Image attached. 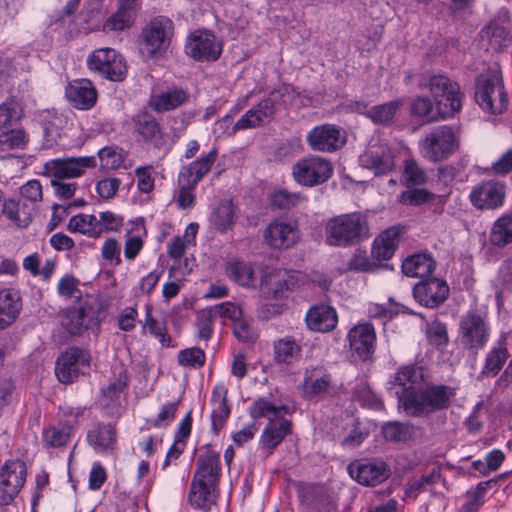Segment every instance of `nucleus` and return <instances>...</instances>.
Returning a JSON list of instances; mask_svg holds the SVG:
<instances>
[{
  "mask_svg": "<svg viewBox=\"0 0 512 512\" xmlns=\"http://www.w3.org/2000/svg\"><path fill=\"white\" fill-rule=\"evenodd\" d=\"M455 396L454 388L446 385H430L425 389L408 390L400 397V408L408 416H427L446 409Z\"/></svg>",
  "mask_w": 512,
  "mask_h": 512,
  "instance_id": "nucleus-1",
  "label": "nucleus"
},
{
  "mask_svg": "<svg viewBox=\"0 0 512 512\" xmlns=\"http://www.w3.org/2000/svg\"><path fill=\"white\" fill-rule=\"evenodd\" d=\"M369 236L367 218L360 212L332 217L325 225V241L331 246L351 247Z\"/></svg>",
  "mask_w": 512,
  "mask_h": 512,
  "instance_id": "nucleus-2",
  "label": "nucleus"
},
{
  "mask_svg": "<svg viewBox=\"0 0 512 512\" xmlns=\"http://www.w3.org/2000/svg\"><path fill=\"white\" fill-rule=\"evenodd\" d=\"M475 100L484 111L490 114H501L507 109L508 97L497 65L489 67L485 73L477 77Z\"/></svg>",
  "mask_w": 512,
  "mask_h": 512,
  "instance_id": "nucleus-3",
  "label": "nucleus"
},
{
  "mask_svg": "<svg viewBox=\"0 0 512 512\" xmlns=\"http://www.w3.org/2000/svg\"><path fill=\"white\" fill-rule=\"evenodd\" d=\"M217 156V149H212L204 157H201L181 168L178 176L179 191L176 197V203L181 209L194 207L196 197L193 193V189L211 170L217 160Z\"/></svg>",
  "mask_w": 512,
  "mask_h": 512,
  "instance_id": "nucleus-4",
  "label": "nucleus"
},
{
  "mask_svg": "<svg viewBox=\"0 0 512 512\" xmlns=\"http://www.w3.org/2000/svg\"><path fill=\"white\" fill-rule=\"evenodd\" d=\"M490 334L491 324L487 312L469 310L461 316L458 340L464 349L477 353L486 346Z\"/></svg>",
  "mask_w": 512,
  "mask_h": 512,
  "instance_id": "nucleus-5",
  "label": "nucleus"
},
{
  "mask_svg": "<svg viewBox=\"0 0 512 512\" xmlns=\"http://www.w3.org/2000/svg\"><path fill=\"white\" fill-rule=\"evenodd\" d=\"M23 117V109L16 100H8L0 105V150L24 149L28 134L17 124Z\"/></svg>",
  "mask_w": 512,
  "mask_h": 512,
  "instance_id": "nucleus-6",
  "label": "nucleus"
},
{
  "mask_svg": "<svg viewBox=\"0 0 512 512\" xmlns=\"http://www.w3.org/2000/svg\"><path fill=\"white\" fill-rule=\"evenodd\" d=\"M457 147L456 135L453 129L447 125L434 128L419 142L420 154L432 163L448 159Z\"/></svg>",
  "mask_w": 512,
  "mask_h": 512,
  "instance_id": "nucleus-7",
  "label": "nucleus"
},
{
  "mask_svg": "<svg viewBox=\"0 0 512 512\" xmlns=\"http://www.w3.org/2000/svg\"><path fill=\"white\" fill-rule=\"evenodd\" d=\"M429 88L436 109L441 118L453 116L461 108V93L459 85L445 75H433L430 77Z\"/></svg>",
  "mask_w": 512,
  "mask_h": 512,
  "instance_id": "nucleus-8",
  "label": "nucleus"
},
{
  "mask_svg": "<svg viewBox=\"0 0 512 512\" xmlns=\"http://www.w3.org/2000/svg\"><path fill=\"white\" fill-rule=\"evenodd\" d=\"M88 68L100 77L120 82L126 77L127 66L122 55L112 48L94 50L87 58Z\"/></svg>",
  "mask_w": 512,
  "mask_h": 512,
  "instance_id": "nucleus-9",
  "label": "nucleus"
},
{
  "mask_svg": "<svg viewBox=\"0 0 512 512\" xmlns=\"http://www.w3.org/2000/svg\"><path fill=\"white\" fill-rule=\"evenodd\" d=\"M333 174L332 163L319 156H308L298 160L292 167L294 180L306 187H314L328 181Z\"/></svg>",
  "mask_w": 512,
  "mask_h": 512,
  "instance_id": "nucleus-10",
  "label": "nucleus"
},
{
  "mask_svg": "<svg viewBox=\"0 0 512 512\" xmlns=\"http://www.w3.org/2000/svg\"><path fill=\"white\" fill-rule=\"evenodd\" d=\"M437 263L434 258L427 253H417L408 256L402 263V272L404 275L412 278H418L419 282L413 288L419 286H435V288H448L445 280L434 276Z\"/></svg>",
  "mask_w": 512,
  "mask_h": 512,
  "instance_id": "nucleus-11",
  "label": "nucleus"
},
{
  "mask_svg": "<svg viewBox=\"0 0 512 512\" xmlns=\"http://www.w3.org/2000/svg\"><path fill=\"white\" fill-rule=\"evenodd\" d=\"M27 477L26 464L17 459L6 461L0 469V508L13 504Z\"/></svg>",
  "mask_w": 512,
  "mask_h": 512,
  "instance_id": "nucleus-12",
  "label": "nucleus"
},
{
  "mask_svg": "<svg viewBox=\"0 0 512 512\" xmlns=\"http://www.w3.org/2000/svg\"><path fill=\"white\" fill-rule=\"evenodd\" d=\"M185 53L195 61L212 62L220 58L222 43L208 30L190 33L185 43Z\"/></svg>",
  "mask_w": 512,
  "mask_h": 512,
  "instance_id": "nucleus-13",
  "label": "nucleus"
},
{
  "mask_svg": "<svg viewBox=\"0 0 512 512\" xmlns=\"http://www.w3.org/2000/svg\"><path fill=\"white\" fill-rule=\"evenodd\" d=\"M90 366V354L86 350L70 347L56 360L55 374L61 383H73Z\"/></svg>",
  "mask_w": 512,
  "mask_h": 512,
  "instance_id": "nucleus-14",
  "label": "nucleus"
},
{
  "mask_svg": "<svg viewBox=\"0 0 512 512\" xmlns=\"http://www.w3.org/2000/svg\"><path fill=\"white\" fill-rule=\"evenodd\" d=\"M94 167L96 158L93 156L57 158L45 164L47 173L59 180L80 177L86 169Z\"/></svg>",
  "mask_w": 512,
  "mask_h": 512,
  "instance_id": "nucleus-15",
  "label": "nucleus"
},
{
  "mask_svg": "<svg viewBox=\"0 0 512 512\" xmlns=\"http://www.w3.org/2000/svg\"><path fill=\"white\" fill-rule=\"evenodd\" d=\"M306 141L314 151L334 152L342 148L346 142L341 129L333 124H323L311 129Z\"/></svg>",
  "mask_w": 512,
  "mask_h": 512,
  "instance_id": "nucleus-16",
  "label": "nucleus"
},
{
  "mask_svg": "<svg viewBox=\"0 0 512 512\" xmlns=\"http://www.w3.org/2000/svg\"><path fill=\"white\" fill-rule=\"evenodd\" d=\"M347 471L352 479L364 486H376L390 475L388 466L382 461L356 460L348 465Z\"/></svg>",
  "mask_w": 512,
  "mask_h": 512,
  "instance_id": "nucleus-17",
  "label": "nucleus"
},
{
  "mask_svg": "<svg viewBox=\"0 0 512 512\" xmlns=\"http://www.w3.org/2000/svg\"><path fill=\"white\" fill-rule=\"evenodd\" d=\"M265 243L273 249H288L299 240L298 226L293 221L277 219L264 230Z\"/></svg>",
  "mask_w": 512,
  "mask_h": 512,
  "instance_id": "nucleus-18",
  "label": "nucleus"
},
{
  "mask_svg": "<svg viewBox=\"0 0 512 512\" xmlns=\"http://www.w3.org/2000/svg\"><path fill=\"white\" fill-rule=\"evenodd\" d=\"M505 185L499 181H483L473 187L470 193L472 205L480 210H493L503 205Z\"/></svg>",
  "mask_w": 512,
  "mask_h": 512,
  "instance_id": "nucleus-19",
  "label": "nucleus"
},
{
  "mask_svg": "<svg viewBox=\"0 0 512 512\" xmlns=\"http://www.w3.org/2000/svg\"><path fill=\"white\" fill-rule=\"evenodd\" d=\"M172 35L173 23L170 19L160 17L151 21L142 33L147 53L153 56L157 52L166 49L169 46Z\"/></svg>",
  "mask_w": 512,
  "mask_h": 512,
  "instance_id": "nucleus-20",
  "label": "nucleus"
},
{
  "mask_svg": "<svg viewBox=\"0 0 512 512\" xmlns=\"http://www.w3.org/2000/svg\"><path fill=\"white\" fill-rule=\"evenodd\" d=\"M317 283L321 288H327L330 285L326 279L320 280L308 279L306 275L299 271H287L282 269L272 270L263 275L261 285L275 286L276 288H295Z\"/></svg>",
  "mask_w": 512,
  "mask_h": 512,
  "instance_id": "nucleus-21",
  "label": "nucleus"
},
{
  "mask_svg": "<svg viewBox=\"0 0 512 512\" xmlns=\"http://www.w3.org/2000/svg\"><path fill=\"white\" fill-rule=\"evenodd\" d=\"M363 167L370 169L375 175H385L394 168V156L387 144H371L360 156Z\"/></svg>",
  "mask_w": 512,
  "mask_h": 512,
  "instance_id": "nucleus-22",
  "label": "nucleus"
},
{
  "mask_svg": "<svg viewBox=\"0 0 512 512\" xmlns=\"http://www.w3.org/2000/svg\"><path fill=\"white\" fill-rule=\"evenodd\" d=\"M332 385V376L323 366L307 368L304 373L301 389L308 399L324 396Z\"/></svg>",
  "mask_w": 512,
  "mask_h": 512,
  "instance_id": "nucleus-23",
  "label": "nucleus"
},
{
  "mask_svg": "<svg viewBox=\"0 0 512 512\" xmlns=\"http://www.w3.org/2000/svg\"><path fill=\"white\" fill-rule=\"evenodd\" d=\"M376 334L372 324L360 323L348 332V341L352 351L362 360L369 359L374 353Z\"/></svg>",
  "mask_w": 512,
  "mask_h": 512,
  "instance_id": "nucleus-24",
  "label": "nucleus"
},
{
  "mask_svg": "<svg viewBox=\"0 0 512 512\" xmlns=\"http://www.w3.org/2000/svg\"><path fill=\"white\" fill-rule=\"evenodd\" d=\"M297 95L291 84H281L274 88L267 98L259 102V111L267 119H272L278 109H286L292 105Z\"/></svg>",
  "mask_w": 512,
  "mask_h": 512,
  "instance_id": "nucleus-25",
  "label": "nucleus"
},
{
  "mask_svg": "<svg viewBox=\"0 0 512 512\" xmlns=\"http://www.w3.org/2000/svg\"><path fill=\"white\" fill-rule=\"evenodd\" d=\"M220 475V453L210 448H205L198 456L193 480L218 485Z\"/></svg>",
  "mask_w": 512,
  "mask_h": 512,
  "instance_id": "nucleus-26",
  "label": "nucleus"
},
{
  "mask_svg": "<svg viewBox=\"0 0 512 512\" xmlns=\"http://www.w3.org/2000/svg\"><path fill=\"white\" fill-rule=\"evenodd\" d=\"M66 96L75 108L88 110L96 103L97 91L90 80L80 79L69 84Z\"/></svg>",
  "mask_w": 512,
  "mask_h": 512,
  "instance_id": "nucleus-27",
  "label": "nucleus"
},
{
  "mask_svg": "<svg viewBox=\"0 0 512 512\" xmlns=\"http://www.w3.org/2000/svg\"><path fill=\"white\" fill-rule=\"evenodd\" d=\"M307 327L316 332H329L333 330L338 322L336 310L326 304H319L311 307L306 313Z\"/></svg>",
  "mask_w": 512,
  "mask_h": 512,
  "instance_id": "nucleus-28",
  "label": "nucleus"
},
{
  "mask_svg": "<svg viewBox=\"0 0 512 512\" xmlns=\"http://www.w3.org/2000/svg\"><path fill=\"white\" fill-rule=\"evenodd\" d=\"M402 234L403 228L400 226H392L383 231L373 241L372 257L379 261L390 259L398 247Z\"/></svg>",
  "mask_w": 512,
  "mask_h": 512,
  "instance_id": "nucleus-29",
  "label": "nucleus"
},
{
  "mask_svg": "<svg viewBox=\"0 0 512 512\" xmlns=\"http://www.w3.org/2000/svg\"><path fill=\"white\" fill-rule=\"evenodd\" d=\"M227 395L228 389L223 383L214 386L211 395V422L215 432L222 429L231 413V405L228 403Z\"/></svg>",
  "mask_w": 512,
  "mask_h": 512,
  "instance_id": "nucleus-30",
  "label": "nucleus"
},
{
  "mask_svg": "<svg viewBox=\"0 0 512 512\" xmlns=\"http://www.w3.org/2000/svg\"><path fill=\"white\" fill-rule=\"evenodd\" d=\"M217 487L212 483L193 480L190 486L188 500L190 505L197 510L209 512L216 502Z\"/></svg>",
  "mask_w": 512,
  "mask_h": 512,
  "instance_id": "nucleus-31",
  "label": "nucleus"
},
{
  "mask_svg": "<svg viewBox=\"0 0 512 512\" xmlns=\"http://www.w3.org/2000/svg\"><path fill=\"white\" fill-rule=\"evenodd\" d=\"M86 440L96 453L113 450L117 441L116 429L111 424H96L87 431Z\"/></svg>",
  "mask_w": 512,
  "mask_h": 512,
  "instance_id": "nucleus-32",
  "label": "nucleus"
},
{
  "mask_svg": "<svg viewBox=\"0 0 512 512\" xmlns=\"http://www.w3.org/2000/svg\"><path fill=\"white\" fill-rule=\"evenodd\" d=\"M22 308L19 290H0V330L10 326Z\"/></svg>",
  "mask_w": 512,
  "mask_h": 512,
  "instance_id": "nucleus-33",
  "label": "nucleus"
},
{
  "mask_svg": "<svg viewBox=\"0 0 512 512\" xmlns=\"http://www.w3.org/2000/svg\"><path fill=\"white\" fill-rule=\"evenodd\" d=\"M139 0H119V8L116 13L108 18L104 29L108 31H120L128 28L134 21Z\"/></svg>",
  "mask_w": 512,
  "mask_h": 512,
  "instance_id": "nucleus-34",
  "label": "nucleus"
},
{
  "mask_svg": "<svg viewBox=\"0 0 512 512\" xmlns=\"http://www.w3.org/2000/svg\"><path fill=\"white\" fill-rule=\"evenodd\" d=\"M290 428L291 423L287 419L269 421L260 438L262 447L271 452L290 433Z\"/></svg>",
  "mask_w": 512,
  "mask_h": 512,
  "instance_id": "nucleus-35",
  "label": "nucleus"
},
{
  "mask_svg": "<svg viewBox=\"0 0 512 512\" xmlns=\"http://www.w3.org/2000/svg\"><path fill=\"white\" fill-rule=\"evenodd\" d=\"M33 207L21 199L4 200L1 212L17 227H27L32 219Z\"/></svg>",
  "mask_w": 512,
  "mask_h": 512,
  "instance_id": "nucleus-36",
  "label": "nucleus"
},
{
  "mask_svg": "<svg viewBox=\"0 0 512 512\" xmlns=\"http://www.w3.org/2000/svg\"><path fill=\"white\" fill-rule=\"evenodd\" d=\"M509 357L506 345V336L502 335L495 346L487 353L482 374L494 377L502 369Z\"/></svg>",
  "mask_w": 512,
  "mask_h": 512,
  "instance_id": "nucleus-37",
  "label": "nucleus"
},
{
  "mask_svg": "<svg viewBox=\"0 0 512 512\" xmlns=\"http://www.w3.org/2000/svg\"><path fill=\"white\" fill-rule=\"evenodd\" d=\"M423 381V374L421 368L415 365H406L399 368L394 376V385L401 388L397 390L398 404L400 405V397L408 390H418Z\"/></svg>",
  "mask_w": 512,
  "mask_h": 512,
  "instance_id": "nucleus-38",
  "label": "nucleus"
},
{
  "mask_svg": "<svg viewBox=\"0 0 512 512\" xmlns=\"http://www.w3.org/2000/svg\"><path fill=\"white\" fill-rule=\"evenodd\" d=\"M189 100V94L182 88H174L151 98V106L158 112L176 109Z\"/></svg>",
  "mask_w": 512,
  "mask_h": 512,
  "instance_id": "nucleus-39",
  "label": "nucleus"
},
{
  "mask_svg": "<svg viewBox=\"0 0 512 512\" xmlns=\"http://www.w3.org/2000/svg\"><path fill=\"white\" fill-rule=\"evenodd\" d=\"M110 304L111 301L108 297L100 291H94V293L86 295L84 304L79 308L85 309V315L89 321H101L106 317Z\"/></svg>",
  "mask_w": 512,
  "mask_h": 512,
  "instance_id": "nucleus-40",
  "label": "nucleus"
},
{
  "mask_svg": "<svg viewBox=\"0 0 512 512\" xmlns=\"http://www.w3.org/2000/svg\"><path fill=\"white\" fill-rule=\"evenodd\" d=\"M250 416L253 419L268 418L269 421L285 419L283 416L288 413L285 405H275L269 399L261 397L256 399L250 407Z\"/></svg>",
  "mask_w": 512,
  "mask_h": 512,
  "instance_id": "nucleus-41",
  "label": "nucleus"
},
{
  "mask_svg": "<svg viewBox=\"0 0 512 512\" xmlns=\"http://www.w3.org/2000/svg\"><path fill=\"white\" fill-rule=\"evenodd\" d=\"M133 120L135 130L143 140L157 143L162 139L160 125L153 115L147 112H141L138 113Z\"/></svg>",
  "mask_w": 512,
  "mask_h": 512,
  "instance_id": "nucleus-42",
  "label": "nucleus"
},
{
  "mask_svg": "<svg viewBox=\"0 0 512 512\" xmlns=\"http://www.w3.org/2000/svg\"><path fill=\"white\" fill-rule=\"evenodd\" d=\"M491 245L503 248L512 243V215L504 214L492 225L489 233Z\"/></svg>",
  "mask_w": 512,
  "mask_h": 512,
  "instance_id": "nucleus-43",
  "label": "nucleus"
},
{
  "mask_svg": "<svg viewBox=\"0 0 512 512\" xmlns=\"http://www.w3.org/2000/svg\"><path fill=\"white\" fill-rule=\"evenodd\" d=\"M235 208L231 200L221 201L210 216L212 227L220 233L231 229L234 224Z\"/></svg>",
  "mask_w": 512,
  "mask_h": 512,
  "instance_id": "nucleus-44",
  "label": "nucleus"
},
{
  "mask_svg": "<svg viewBox=\"0 0 512 512\" xmlns=\"http://www.w3.org/2000/svg\"><path fill=\"white\" fill-rule=\"evenodd\" d=\"M401 105L402 102L400 100H394L384 104L375 105L367 109L364 114L375 124L387 125L394 120Z\"/></svg>",
  "mask_w": 512,
  "mask_h": 512,
  "instance_id": "nucleus-45",
  "label": "nucleus"
},
{
  "mask_svg": "<svg viewBox=\"0 0 512 512\" xmlns=\"http://www.w3.org/2000/svg\"><path fill=\"white\" fill-rule=\"evenodd\" d=\"M226 273L228 277L239 286L255 288L256 284L253 278L254 271L250 264L243 261H233L227 265Z\"/></svg>",
  "mask_w": 512,
  "mask_h": 512,
  "instance_id": "nucleus-46",
  "label": "nucleus"
},
{
  "mask_svg": "<svg viewBox=\"0 0 512 512\" xmlns=\"http://www.w3.org/2000/svg\"><path fill=\"white\" fill-rule=\"evenodd\" d=\"M88 322L85 315V309L73 308L68 309L62 317V326L71 335H80L88 328Z\"/></svg>",
  "mask_w": 512,
  "mask_h": 512,
  "instance_id": "nucleus-47",
  "label": "nucleus"
},
{
  "mask_svg": "<svg viewBox=\"0 0 512 512\" xmlns=\"http://www.w3.org/2000/svg\"><path fill=\"white\" fill-rule=\"evenodd\" d=\"M72 428L70 425L59 424L50 426L43 431V441L53 448L64 447L71 438Z\"/></svg>",
  "mask_w": 512,
  "mask_h": 512,
  "instance_id": "nucleus-48",
  "label": "nucleus"
},
{
  "mask_svg": "<svg viewBox=\"0 0 512 512\" xmlns=\"http://www.w3.org/2000/svg\"><path fill=\"white\" fill-rule=\"evenodd\" d=\"M68 230L88 236H95L99 234L98 219L94 215L77 214L70 219Z\"/></svg>",
  "mask_w": 512,
  "mask_h": 512,
  "instance_id": "nucleus-49",
  "label": "nucleus"
},
{
  "mask_svg": "<svg viewBox=\"0 0 512 512\" xmlns=\"http://www.w3.org/2000/svg\"><path fill=\"white\" fill-rule=\"evenodd\" d=\"M382 433L388 441L405 442L412 437L413 427L408 423L391 421L383 425Z\"/></svg>",
  "mask_w": 512,
  "mask_h": 512,
  "instance_id": "nucleus-50",
  "label": "nucleus"
},
{
  "mask_svg": "<svg viewBox=\"0 0 512 512\" xmlns=\"http://www.w3.org/2000/svg\"><path fill=\"white\" fill-rule=\"evenodd\" d=\"M300 348L291 337H285L274 344V358L277 362L291 363L298 357Z\"/></svg>",
  "mask_w": 512,
  "mask_h": 512,
  "instance_id": "nucleus-51",
  "label": "nucleus"
},
{
  "mask_svg": "<svg viewBox=\"0 0 512 512\" xmlns=\"http://www.w3.org/2000/svg\"><path fill=\"white\" fill-rule=\"evenodd\" d=\"M482 33L483 37H487L489 39L490 45L494 49L506 47L510 42L508 28L503 24L492 22L483 29Z\"/></svg>",
  "mask_w": 512,
  "mask_h": 512,
  "instance_id": "nucleus-52",
  "label": "nucleus"
},
{
  "mask_svg": "<svg viewBox=\"0 0 512 512\" xmlns=\"http://www.w3.org/2000/svg\"><path fill=\"white\" fill-rule=\"evenodd\" d=\"M100 167L105 170H115L123 165L124 155L121 149L107 146L99 150Z\"/></svg>",
  "mask_w": 512,
  "mask_h": 512,
  "instance_id": "nucleus-53",
  "label": "nucleus"
},
{
  "mask_svg": "<svg viewBox=\"0 0 512 512\" xmlns=\"http://www.w3.org/2000/svg\"><path fill=\"white\" fill-rule=\"evenodd\" d=\"M449 290H412L414 299L422 306L435 308L448 297Z\"/></svg>",
  "mask_w": 512,
  "mask_h": 512,
  "instance_id": "nucleus-54",
  "label": "nucleus"
},
{
  "mask_svg": "<svg viewBox=\"0 0 512 512\" xmlns=\"http://www.w3.org/2000/svg\"><path fill=\"white\" fill-rule=\"evenodd\" d=\"M303 200H305V198L302 194L289 192L286 189L275 191L270 196L272 206L282 210H289L297 206Z\"/></svg>",
  "mask_w": 512,
  "mask_h": 512,
  "instance_id": "nucleus-55",
  "label": "nucleus"
},
{
  "mask_svg": "<svg viewBox=\"0 0 512 512\" xmlns=\"http://www.w3.org/2000/svg\"><path fill=\"white\" fill-rule=\"evenodd\" d=\"M426 337L431 345L437 348L445 347L449 341L446 324L438 320L428 323L426 326Z\"/></svg>",
  "mask_w": 512,
  "mask_h": 512,
  "instance_id": "nucleus-56",
  "label": "nucleus"
},
{
  "mask_svg": "<svg viewBox=\"0 0 512 512\" xmlns=\"http://www.w3.org/2000/svg\"><path fill=\"white\" fill-rule=\"evenodd\" d=\"M215 315L210 308L202 309L197 313L196 328L197 336L202 340H209L213 334Z\"/></svg>",
  "mask_w": 512,
  "mask_h": 512,
  "instance_id": "nucleus-57",
  "label": "nucleus"
},
{
  "mask_svg": "<svg viewBox=\"0 0 512 512\" xmlns=\"http://www.w3.org/2000/svg\"><path fill=\"white\" fill-rule=\"evenodd\" d=\"M403 176L408 187L423 185L427 180L425 170L413 159L405 161Z\"/></svg>",
  "mask_w": 512,
  "mask_h": 512,
  "instance_id": "nucleus-58",
  "label": "nucleus"
},
{
  "mask_svg": "<svg viewBox=\"0 0 512 512\" xmlns=\"http://www.w3.org/2000/svg\"><path fill=\"white\" fill-rule=\"evenodd\" d=\"M178 363L184 367L199 368L205 363V353L199 347H191L178 352Z\"/></svg>",
  "mask_w": 512,
  "mask_h": 512,
  "instance_id": "nucleus-59",
  "label": "nucleus"
},
{
  "mask_svg": "<svg viewBox=\"0 0 512 512\" xmlns=\"http://www.w3.org/2000/svg\"><path fill=\"white\" fill-rule=\"evenodd\" d=\"M509 474H510V472H505V473L500 474L496 478H492L487 481L479 482L475 486L474 489L467 492V496L470 498L468 501L481 508V506L484 504V497H485L486 492L490 488H492L494 485H496L498 480L506 477Z\"/></svg>",
  "mask_w": 512,
  "mask_h": 512,
  "instance_id": "nucleus-60",
  "label": "nucleus"
},
{
  "mask_svg": "<svg viewBox=\"0 0 512 512\" xmlns=\"http://www.w3.org/2000/svg\"><path fill=\"white\" fill-rule=\"evenodd\" d=\"M264 119H267L259 111V103L257 106L248 110L233 126V133L239 130H246L260 126Z\"/></svg>",
  "mask_w": 512,
  "mask_h": 512,
  "instance_id": "nucleus-61",
  "label": "nucleus"
},
{
  "mask_svg": "<svg viewBox=\"0 0 512 512\" xmlns=\"http://www.w3.org/2000/svg\"><path fill=\"white\" fill-rule=\"evenodd\" d=\"M233 333L238 340L243 342H254L258 337V333L250 321L242 316L233 321Z\"/></svg>",
  "mask_w": 512,
  "mask_h": 512,
  "instance_id": "nucleus-62",
  "label": "nucleus"
},
{
  "mask_svg": "<svg viewBox=\"0 0 512 512\" xmlns=\"http://www.w3.org/2000/svg\"><path fill=\"white\" fill-rule=\"evenodd\" d=\"M178 405V402L165 403L157 416L151 420V424L156 428L168 426L175 419Z\"/></svg>",
  "mask_w": 512,
  "mask_h": 512,
  "instance_id": "nucleus-63",
  "label": "nucleus"
},
{
  "mask_svg": "<svg viewBox=\"0 0 512 512\" xmlns=\"http://www.w3.org/2000/svg\"><path fill=\"white\" fill-rule=\"evenodd\" d=\"M21 200L33 205L42 200V186L38 180L28 181L21 187Z\"/></svg>",
  "mask_w": 512,
  "mask_h": 512,
  "instance_id": "nucleus-64",
  "label": "nucleus"
}]
</instances>
